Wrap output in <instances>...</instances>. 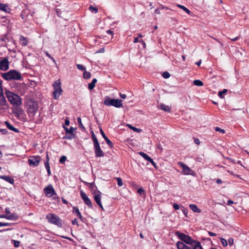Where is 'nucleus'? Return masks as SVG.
Listing matches in <instances>:
<instances>
[{
	"mask_svg": "<svg viewBox=\"0 0 249 249\" xmlns=\"http://www.w3.org/2000/svg\"><path fill=\"white\" fill-rule=\"evenodd\" d=\"M175 234L182 241L193 246V249H203L200 242L193 239L190 236L178 231H176Z\"/></svg>",
	"mask_w": 249,
	"mask_h": 249,
	"instance_id": "f257e3e1",
	"label": "nucleus"
},
{
	"mask_svg": "<svg viewBox=\"0 0 249 249\" xmlns=\"http://www.w3.org/2000/svg\"><path fill=\"white\" fill-rule=\"evenodd\" d=\"M27 112L30 116H34L38 108L37 102L34 99H30L27 101Z\"/></svg>",
	"mask_w": 249,
	"mask_h": 249,
	"instance_id": "f03ea898",
	"label": "nucleus"
},
{
	"mask_svg": "<svg viewBox=\"0 0 249 249\" xmlns=\"http://www.w3.org/2000/svg\"><path fill=\"white\" fill-rule=\"evenodd\" d=\"M5 94L8 101L14 106L21 105V98L18 94H15L9 90H6Z\"/></svg>",
	"mask_w": 249,
	"mask_h": 249,
	"instance_id": "7ed1b4c3",
	"label": "nucleus"
},
{
	"mask_svg": "<svg viewBox=\"0 0 249 249\" xmlns=\"http://www.w3.org/2000/svg\"><path fill=\"white\" fill-rule=\"evenodd\" d=\"M2 77L6 80H20L21 74L15 70H11L6 73H3Z\"/></svg>",
	"mask_w": 249,
	"mask_h": 249,
	"instance_id": "20e7f679",
	"label": "nucleus"
},
{
	"mask_svg": "<svg viewBox=\"0 0 249 249\" xmlns=\"http://www.w3.org/2000/svg\"><path fill=\"white\" fill-rule=\"evenodd\" d=\"M46 218L49 223L55 225L58 227H61L62 226L61 219L54 213H49L47 215Z\"/></svg>",
	"mask_w": 249,
	"mask_h": 249,
	"instance_id": "39448f33",
	"label": "nucleus"
},
{
	"mask_svg": "<svg viewBox=\"0 0 249 249\" xmlns=\"http://www.w3.org/2000/svg\"><path fill=\"white\" fill-rule=\"evenodd\" d=\"M122 100L121 99H110L108 97H106L104 101V104L107 106H113L116 107H122Z\"/></svg>",
	"mask_w": 249,
	"mask_h": 249,
	"instance_id": "423d86ee",
	"label": "nucleus"
},
{
	"mask_svg": "<svg viewBox=\"0 0 249 249\" xmlns=\"http://www.w3.org/2000/svg\"><path fill=\"white\" fill-rule=\"evenodd\" d=\"M60 85L61 83L59 80L55 81L53 84L54 89L53 95L55 99H57L63 91Z\"/></svg>",
	"mask_w": 249,
	"mask_h": 249,
	"instance_id": "0eeeda50",
	"label": "nucleus"
},
{
	"mask_svg": "<svg viewBox=\"0 0 249 249\" xmlns=\"http://www.w3.org/2000/svg\"><path fill=\"white\" fill-rule=\"evenodd\" d=\"M178 164L182 167V174L184 175H191L193 176H196V173L194 171L189 168V166L186 165L182 162H179Z\"/></svg>",
	"mask_w": 249,
	"mask_h": 249,
	"instance_id": "6e6552de",
	"label": "nucleus"
},
{
	"mask_svg": "<svg viewBox=\"0 0 249 249\" xmlns=\"http://www.w3.org/2000/svg\"><path fill=\"white\" fill-rule=\"evenodd\" d=\"M20 105H17L13 107V113L15 116L18 119H23L24 111L23 109L20 107Z\"/></svg>",
	"mask_w": 249,
	"mask_h": 249,
	"instance_id": "1a4fd4ad",
	"label": "nucleus"
},
{
	"mask_svg": "<svg viewBox=\"0 0 249 249\" xmlns=\"http://www.w3.org/2000/svg\"><path fill=\"white\" fill-rule=\"evenodd\" d=\"M41 160V158L39 156H31L28 159V163L30 166H37Z\"/></svg>",
	"mask_w": 249,
	"mask_h": 249,
	"instance_id": "9d476101",
	"label": "nucleus"
},
{
	"mask_svg": "<svg viewBox=\"0 0 249 249\" xmlns=\"http://www.w3.org/2000/svg\"><path fill=\"white\" fill-rule=\"evenodd\" d=\"M44 192L46 196L49 197H51L56 194L53 186L51 184L48 185L44 189Z\"/></svg>",
	"mask_w": 249,
	"mask_h": 249,
	"instance_id": "9b49d317",
	"label": "nucleus"
},
{
	"mask_svg": "<svg viewBox=\"0 0 249 249\" xmlns=\"http://www.w3.org/2000/svg\"><path fill=\"white\" fill-rule=\"evenodd\" d=\"M101 193L99 191L95 192V195L94 196V199L97 204L102 209L104 210L103 207L101 203Z\"/></svg>",
	"mask_w": 249,
	"mask_h": 249,
	"instance_id": "f8f14e48",
	"label": "nucleus"
},
{
	"mask_svg": "<svg viewBox=\"0 0 249 249\" xmlns=\"http://www.w3.org/2000/svg\"><path fill=\"white\" fill-rule=\"evenodd\" d=\"M95 154L96 157H102L104 156V153L101 149L99 143L94 144Z\"/></svg>",
	"mask_w": 249,
	"mask_h": 249,
	"instance_id": "ddd939ff",
	"label": "nucleus"
},
{
	"mask_svg": "<svg viewBox=\"0 0 249 249\" xmlns=\"http://www.w3.org/2000/svg\"><path fill=\"white\" fill-rule=\"evenodd\" d=\"M9 68V62L7 58H4L0 61V70L1 71H6Z\"/></svg>",
	"mask_w": 249,
	"mask_h": 249,
	"instance_id": "4468645a",
	"label": "nucleus"
},
{
	"mask_svg": "<svg viewBox=\"0 0 249 249\" xmlns=\"http://www.w3.org/2000/svg\"><path fill=\"white\" fill-rule=\"evenodd\" d=\"M80 195L85 203L87 204L89 207L91 208V202L89 198L88 197L87 195L82 191H81Z\"/></svg>",
	"mask_w": 249,
	"mask_h": 249,
	"instance_id": "2eb2a0df",
	"label": "nucleus"
},
{
	"mask_svg": "<svg viewBox=\"0 0 249 249\" xmlns=\"http://www.w3.org/2000/svg\"><path fill=\"white\" fill-rule=\"evenodd\" d=\"M139 154L145 160L149 161L156 168H157L156 164L149 156L143 152H140Z\"/></svg>",
	"mask_w": 249,
	"mask_h": 249,
	"instance_id": "dca6fc26",
	"label": "nucleus"
},
{
	"mask_svg": "<svg viewBox=\"0 0 249 249\" xmlns=\"http://www.w3.org/2000/svg\"><path fill=\"white\" fill-rule=\"evenodd\" d=\"M100 132H101V134L102 137L105 139V140L106 142L108 144V145L110 148H112L113 147V144L112 142L110 140H109L108 138L106 136V135H105V133L104 132V131H103V130H102V128H101L100 129Z\"/></svg>",
	"mask_w": 249,
	"mask_h": 249,
	"instance_id": "f3484780",
	"label": "nucleus"
},
{
	"mask_svg": "<svg viewBox=\"0 0 249 249\" xmlns=\"http://www.w3.org/2000/svg\"><path fill=\"white\" fill-rule=\"evenodd\" d=\"M6 100L3 95V89L0 90V106H5L6 105Z\"/></svg>",
	"mask_w": 249,
	"mask_h": 249,
	"instance_id": "a211bd4d",
	"label": "nucleus"
},
{
	"mask_svg": "<svg viewBox=\"0 0 249 249\" xmlns=\"http://www.w3.org/2000/svg\"><path fill=\"white\" fill-rule=\"evenodd\" d=\"M0 10L2 11L7 13H10L11 9L9 7L8 4L0 3Z\"/></svg>",
	"mask_w": 249,
	"mask_h": 249,
	"instance_id": "6ab92c4d",
	"label": "nucleus"
},
{
	"mask_svg": "<svg viewBox=\"0 0 249 249\" xmlns=\"http://www.w3.org/2000/svg\"><path fill=\"white\" fill-rule=\"evenodd\" d=\"M0 178L12 184H13L14 183V179L9 176H0Z\"/></svg>",
	"mask_w": 249,
	"mask_h": 249,
	"instance_id": "aec40b11",
	"label": "nucleus"
},
{
	"mask_svg": "<svg viewBox=\"0 0 249 249\" xmlns=\"http://www.w3.org/2000/svg\"><path fill=\"white\" fill-rule=\"evenodd\" d=\"M4 123L7 128L10 130L17 133L19 132V130L17 128H15L13 125H12L8 121H5Z\"/></svg>",
	"mask_w": 249,
	"mask_h": 249,
	"instance_id": "412c9836",
	"label": "nucleus"
},
{
	"mask_svg": "<svg viewBox=\"0 0 249 249\" xmlns=\"http://www.w3.org/2000/svg\"><path fill=\"white\" fill-rule=\"evenodd\" d=\"M189 207L195 213H200L201 212V210L198 208L197 206L195 204H190Z\"/></svg>",
	"mask_w": 249,
	"mask_h": 249,
	"instance_id": "4be33fe9",
	"label": "nucleus"
},
{
	"mask_svg": "<svg viewBox=\"0 0 249 249\" xmlns=\"http://www.w3.org/2000/svg\"><path fill=\"white\" fill-rule=\"evenodd\" d=\"M6 219L9 220H16L18 219V216L15 213H10V214H7Z\"/></svg>",
	"mask_w": 249,
	"mask_h": 249,
	"instance_id": "5701e85b",
	"label": "nucleus"
},
{
	"mask_svg": "<svg viewBox=\"0 0 249 249\" xmlns=\"http://www.w3.org/2000/svg\"><path fill=\"white\" fill-rule=\"evenodd\" d=\"M72 212L77 214V216L79 217V219H82V216L81 215V213L77 207H73Z\"/></svg>",
	"mask_w": 249,
	"mask_h": 249,
	"instance_id": "b1692460",
	"label": "nucleus"
},
{
	"mask_svg": "<svg viewBox=\"0 0 249 249\" xmlns=\"http://www.w3.org/2000/svg\"><path fill=\"white\" fill-rule=\"evenodd\" d=\"M45 166L47 170L48 176H50L51 173L49 163V157L48 155H47V161L45 163Z\"/></svg>",
	"mask_w": 249,
	"mask_h": 249,
	"instance_id": "393cba45",
	"label": "nucleus"
},
{
	"mask_svg": "<svg viewBox=\"0 0 249 249\" xmlns=\"http://www.w3.org/2000/svg\"><path fill=\"white\" fill-rule=\"evenodd\" d=\"M19 40L20 41H21V45L23 46H25L27 45L28 40L27 38L23 36H21Z\"/></svg>",
	"mask_w": 249,
	"mask_h": 249,
	"instance_id": "a878e982",
	"label": "nucleus"
},
{
	"mask_svg": "<svg viewBox=\"0 0 249 249\" xmlns=\"http://www.w3.org/2000/svg\"><path fill=\"white\" fill-rule=\"evenodd\" d=\"M127 126L131 129L133 130L135 132H138V133H140L142 131V130L139 129V128H136V127H135L134 126H133L131 124H127Z\"/></svg>",
	"mask_w": 249,
	"mask_h": 249,
	"instance_id": "bb28decb",
	"label": "nucleus"
},
{
	"mask_svg": "<svg viewBox=\"0 0 249 249\" xmlns=\"http://www.w3.org/2000/svg\"><path fill=\"white\" fill-rule=\"evenodd\" d=\"M177 6L182 9L183 11L186 12L187 14H190L191 11L188 8L185 7V6L180 5V4H177Z\"/></svg>",
	"mask_w": 249,
	"mask_h": 249,
	"instance_id": "cd10ccee",
	"label": "nucleus"
},
{
	"mask_svg": "<svg viewBox=\"0 0 249 249\" xmlns=\"http://www.w3.org/2000/svg\"><path fill=\"white\" fill-rule=\"evenodd\" d=\"M160 108L161 109H162L164 111H167V112H170V107L165 105L164 104L160 105Z\"/></svg>",
	"mask_w": 249,
	"mask_h": 249,
	"instance_id": "c85d7f7f",
	"label": "nucleus"
},
{
	"mask_svg": "<svg viewBox=\"0 0 249 249\" xmlns=\"http://www.w3.org/2000/svg\"><path fill=\"white\" fill-rule=\"evenodd\" d=\"M91 77V73L89 72L85 71L83 73V77L86 79H88Z\"/></svg>",
	"mask_w": 249,
	"mask_h": 249,
	"instance_id": "c756f323",
	"label": "nucleus"
},
{
	"mask_svg": "<svg viewBox=\"0 0 249 249\" xmlns=\"http://www.w3.org/2000/svg\"><path fill=\"white\" fill-rule=\"evenodd\" d=\"M91 137H92V141L93 142V144L99 143L95 135L94 134L93 131H92V132H91Z\"/></svg>",
	"mask_w": 249,
	"mask_h": 249,
	"instance_id": "7c9ffc66",
	"label": "nucleus"
},
{
	"mask_svg": "<svg viewBox=\"0 0 249 249\" xmlns=\"http://www.w3.org/2000/svg\"><path fill=\"white\" fill-rule=\"evenodd\" d=\"M194 84L195 85L197 86H202L203 85V82L199 80H195L194 81Z\"/></svg>",
	"mask_w": 249,
	"mask_h": 249,
	"instance_id": "2f4dec72",
	"label": "nucleus"
},
{
	"mask_svg": "<svg viewBox=\"0 0 249 249\" xmlns=\"http://www.w3.org/2000/svg\"><path fill=\"white\" fill-rule=\"evenodd\" d=\"M65 129L66 133H69L70 134H73V132L74 131L73 127H71L70 128H69V129L68 128H65Z\"/></svg>",
	"mask_w": 249,
	"mask_h": 249,
	"instance_id": "473e14b6",
	"label": "nucleus"
},
{
	"mask_svg": "<svg viewBox=\"0 0 249 249\" xmlns=\"http://www.w3.org/2000/svg\"><path fill=\"white\" fill-rule=\"evenodd\" d=\"M228 91L227 89H224L222 91H220L218 92V96L221 98H223V94H225Z\"/></svg>",
	"mask_w": 249,
	"mask_h": 249,
	"instance_id": "72a5a7b5",
	"label": "nucleus"
},
{
	"mask_svg": "<svg viewBox=\"0 0 249 249\" xmlns=\"http://www.w3.org/2000/svg\"><path fill=\"white\" fill-rule=\"evenodd\" d=\"M77 122H78V125H79V127L81 128L85 129V127H84V126H83V124L82 123L81 119L80 117H78L77 118Z\"/></svg>",
	"mask_w": 249,
	"mask_h": 249,
	"instance_id": "f704fd0d",
	"label": "nucleus"
},
{
	"mask_svg": "<svg viewBox=\"0 0 249 249\" xmlns=\"http://www.w3.org/2000/svg\"><path fill=\"white\" fill-rule=\"evenodd\" d=\"M220 241H221V243L223 247H226L227 246L228 243H227V240L225 239L221 238Z\"/></svg>",
	"mask_w": 249,
	"mask_h": 249,
	"instance_id": "c9c22d12",
	"label": "nucleus"
},
{
	"mask_svg": "<svg viewBox=\"0 0 249 249\" xmlns=\"http://www.w3.org/2000/svg\"><path fill=\"white\" fill-rule=\"evenodd\" d=\"M116 179L117 180V184L119 186H122L123 185V183L122 179L121 178H116Z\"/></svg>",
	"mask_w": 249,
	"mask_h": 249,
	"instance_id": "e433bc0d",
	"label": "nucleus"
},
{
	"mask_svg": "<svg viewBox=\"0 0 249 249\" xmlns=\"http://www.w3.org/2000/svg\"><path fill=\"white\" fill-rule=\"evenodd\" d=\"M162 75L164 78H168L170 76V74L167 71H165L162 73Z\"/></svg>",
	"mask_w": 249,
	"mask_h": 249,
	"instance_id": "4c0bfd02",
	"label": "nucleus"
},
{
	"mask_svg": "<svg viewBox=\"0 0 249 249\" xmlns=\"http://www.w3.org/2000/svg\"><path fill=\"white\" fill-rule=\"evenodd\" d=\"M76 67L77 69L81 71H85L86 68L81 64H77Z\"/></svg>",
	"mask_w": 249,
	"mask_h": 249,
	"instance_id": "58836bf2",
	"label": "nucleus"
},
{
	"mask_svg": "<svg viewBox=\"0 0 249 249\" xmlns=\"http://www.w3.org/2000/svg\"><path fill=\"white\" fill-rule=\"evenodd\" d=\"M45 54L49 58H50L51 60H53V61L54 62V63L55 65H56V61L54 60V59L53 57L51 56V55L48 52H45Z\"/></svg>",
	"mask_w": 249,
	"mask_h": 249,
	"instance_id": "ea45409f",
	"label": "nucleus"
},
{
	"mask_svg": "<svg viewBox=\"0 0 249 249\" xmlns=\"http://www.w3.org/2000/svg\"><path fill=\"white\" fill-rule=\"evenodd\" d=\"M181 211H182L184 214L187 217V213L188 210L185 208L183 206L180 207Z\"/></svg>",
	"mask_w": 249,
	"mask_h": 249,
	"instance_id": "a19ab883",
	"label": "nucleus"
},
{
	"mask_svg": "<svg viewBox=\"0 0 249 249\" xmlns=\"http://www.w3.org/2000/svg\"><path fill=\"white\" fill-rule=\"evenodd\" d=\"M89 9L91 11L94 12L95 13H96L98 12V9L95 7H93L92 5H90L89 6Z\"/></svg>",
	"mask_w": 249,
	"mask_h": 249,
	"instance_id": "79ce46f5",
	"label": "nucleus"
},
{
	"mask_svg": "<svg viewBox=\"0 0 249 249\" xmlns=\"http://www.w3.org/2000/svg\"><path fill=\"white\" fill-rule=\"evenodd\" d=\"M66 160H67L66 157L65 156H63L60 158V159L59 160V162L61 163H63Z\"/></svg>",
	"mask_w": 249,
	"mask_h": 249,
	"instance_id": "37998d69",
	"label": "nucleus"
},
{
	"mask_svg": "<svg viewBox=\"0 0 249 249\" xmlns=\"http://www.w3.org/2000/svg\"><path fill=\"white\" fill-rule=\"evenodd\" d=\"M95 87V85L93 84V83H90L89 84V85H88V88L89 90H92Z\"/></svg>",
	"mask_w": 249,
	"mask_h": 249,
	"instance_id": "c03bdc74",
	"label": "nucleus"
},
{
	"mask_svg": "<svg viewBox=\"0 0 249 249\" xmlns=\"http://www.w3.org/2000/svg\"><path fill=\"white\" fill-rule=\"evenodd\" d=\"M85 184L88 185L89 187L91 188H93L95 187L94 184L93 182L92 183H88L87 182H85Z\"/></svg>",
	"mask_w": 249,
	"mask_h": 249,
	"instance_id": "a18cd8bd",
	"label": "nucleus"
},
{
	"mask_svg": "<svg viewBox=\"0 0 249 249\" xmlns=\"http://www.w3.org/2000/svg\"><path fill=\"white\" fill-rule=\"evenodd\" d=\"M215 130L217 132H220L222 133H225V130L224 129H222L218 127H216L215 128Z\"/></svg>",
	"mask_w": 249,
	"mask_h": 249,
	"instance_id": "49530a36",
	"label": "nucleus"
},
{
	"mask_svg": "<svg viewBox=\"0 0 249 249\" xmlns=\"http://www.w3.org/2000/svg\"><path fill=\"white\" fill-rule=\"evenodd\" d=\"M228 243L230 246H232L234 243V240L232 238H230L228 239Z\"/></svg>",
	"mask_w": 249,
	"mask_h": 249,
	"instance_id": "de8ad7c7",
	"label": "nucleus"
},
{
	"mask_svg": "<svg viewBox=\"0 0 249 249\" xmlns=\"http://www.w3.org/2000/svg\"><path fill=\"white\" fill-rule=\"evenodd\" d=\"M137 192L138 194H139L140 195H142V194H144V190L143 189V188H139L138 191H137Z\"/></svg>",
	"mask_w": 249,
	"mask_h": 249,
	"instance_id": "09e8293b",
	"label": "nucleus"
},
{
	"mask_svg": "<svg viewBox=\"0 0 249 249\" xmlns=\"http://www.w3.org/2000/svg\"><path fill=\"white\" fill-rule=\"evenodd\" d=\"M13 241H14L15 247L16 248L18 247L19 246L20 242L18 241H17V240H13Z\"/></svg>",
	"mask_w": 249,
	"mask_h": 249,
	"instance_id": "8fccbe9b",
	"label": "nucleus"
},
{
	"mask_svg": "<svg viewBox=\"0 0 249 249\" xmlns=\"http://www.w3.org/2000/svg\"><path fill=\"white\" fill-rule=\"evenodd\" d=\"M0 132H1L2 134L4 135H6L8 133V131L6 129H0Z\"/></svg>",
	"mask_w": 249,
	"mask_h": 249,
	"instance_id": "3c124183",
	"label": "nucleus"
},
{
	"mask_svg": "<svg viewBox=\"0 0 249 249\" xmlns=\"http://www.w3.org/2000/svg\"><path fill=\"white\" fill-rule=\"evenodd\" d=\"M194 142L197 145H199L200 143V141L198 138H194Z\"/></svg>",
	"mask_w": 249,
	"mask_h": 249,
	"instance_id": "603ef678",
	"label": "nucleus"
},
{
	"mask_svg": "<svg viewBox=\"0 0 249 249\" xmlns=\"http://www.w3.org/2000/svg\"><path fill=\"white\" fill-rule=\"evenodd\" d=\"M173 207L174 208V209H175L176 210H178L180 208L178 204H176V203H174L173 205Z\"/></svg>",
	"mask_w": 249,
	"mask_h": 249,
	"instance_id": "864d4df0",
	"label": "nucleus"
},
{
	"mask_svg": "<svg viewBox=\"0 0 249 249\" xmlns=\"http://www.w3.org/2000/svg\"><path fill=\"white\" fill-rule=\"evenodd\" d=\"M10 225V224L8 223H2V222H0V227H2V226H9Z\"/></svg>",
	"mask_w": 249,
	"mask_h": 249,
	"instance_id": "5fc2aeb1",
	"label": "nucleus"
},
{
	"mask_svg": "<svg viewBox=\"0 0 249 249\" xmlns=\"http://www.w3.org/2000/svg\"><path fill=\"white\" fill-rule=\"evenodd\" d=\"M208 234L211 236H216V234L215 233L213 232L210 231H208Z\"/></svg>",
	"mask_w": 249,
	"mask_h": 249,
	"instance_id": "6e6d98bb",
	"label": "nucleus"
},
{
	"mask_svg": "<svg viewBox=\"0 0 249 249\" xmlns=\"http://www.w3.org/2000/svg\"><path fill=\"white\" fill-rule=\"evenodd\" d=\"M234 203V202L231 200V199H229L228 200V202H227V204L228 205H231V204H233Z\"/></svg>",
	"mask_w": 249,
	"mask_h": 249,
	"instance_id": "4d7b16f0",
	"label": "nucleus"
},
{
	"mask_svg": "<svg viewBox=\"0 0 249 249\" xmlns=\"http://www.w3.org/2000/svg\"><path fill=\"white\" fill-rule=\"evenodd\" d=\"M72 224L73 225L77 224L78 225L77 220L76 218H74L73 220H72Z\"/></svg>",
	"mask_w": 249,
	"mask_h": 249,
	"instance_id": "13d9d810",
	"label": "nucleus"
},
{
	"mask_svg": "<svg viewBox=\"0 0 249 249\" xmlns=\"http://www.w3.org/2000/svg\"><path fill=\"white\" fill-rule=\"evenodd\" d=\"M213 39H214L215 40H216L217 42H218L221 46H223V43H222L221 41H219L218 39H217V38H215L213 37H212Z\"/></svg>",
	"mask_w": 249,
	"mask_h": 249,
	"instance_id": "bf43d9fd",
	"label": "nucleus"
},
{
	"mask_svg": "<svg viewBox=\"0 0 249 249\" xmlns=\"http://www.w3.org/2000/svg\"><path fill=\"white\" fill-rule=\"evenodd\" d=\"M120 96L123 98L125 99L126 97V95L125 94L120 93Z\"/></svg>",
	"mask_w": 249,
	"mask_h": 249,
	"instance_id": "052dcab7",
	"label": "nucleus"
},
{
	"mask_svg": "<svg viewBox=\"0 0 249 249\" xmlns=\"http://www.w3.org/2000/svg\"><path fill=\"white\" fill-rule=\"evenodd\" d=\"M240 37V36H238L235 38H230V39L233 41H235L238 40Z\"/></svg>",
	"mask_w": 249,
	"mask_h": 249,
	"instance_id": "680f3d73",
	"label": "nucleus"
},
{
	"mask_svg": "<svg viewBox=\"0 0 249 249\" xmlns=\"http://www.w3.org/2000/svg\"><path fill=\"white\" fill-rule=\"evenodd\" d=\"M216 182L217 184H221L222 183V181L220 179L217 178L216 180Z\"/></svg>",
	"mask_w": 249,
	"mask_h": 249,
	"instance_id": "e2e57ef3",
	"label": "nucleus"
},
{
	"mask_svg": "<svg viewBox=\"0 0 249 249\" xmlns=\"http://www.w3.org/2000/svg\"><path fill=\"white\" fill-rule=\"evenodd\" d=\"M155 13L157 14H160V9H156L155 11Z\"/></svg>",
	"mask_w": 249,
	"mask_h": 249,
	"instance_id": "0e129e2a",
	"label": "nucleus"
},
{
	"mask_svg": "<svg viewBox=\"0 0 249 249\" xmlns=\"http://www.w3.org/2000/svg\"><path fill=\"white\" fill-rule=\"evenodd\" d=\"M5 213H6L5 214H10V213H11L10 210H9V209H7V208H6L5 209Z\"/></svg>",
	"mask_w": 249,
	"mask_h": 249,
	"instance_id": "69168bd1",
	"label": "nucleus"
},
{
	"mask_svg": "<svg viewBox=\"0 0 249 249\" xmlns=\"http://www.w3.org/2000/svg\"><path fill=\"white\" fill-rule=\"evenodd\" d=\"M65 124L67 125H69L70 124V121H69V120H68V119H66L65 120Z\"/></svg>",
	"mask_w": 249,
	"mask_h": 249,
	"instance_id": "338daca9",
	"label": "nucleus"
},
{
	"mask_svg": "<svg viewBox=\"0 0 249 249\" xmlns=\"http://www.w3.org/2000/svg\"><path fill=\"white\" fill-rule=\"evenodd\" d=\"M139 41L140 42V40H139L138 38V37H136V38H134L133 42L136 43H137Z\"/></svg>",
	"mask_w": 249,
	"mask_h": 249,
	"instance_id": "774afa93",
	"label": "nucleus"
}]
</instances>
